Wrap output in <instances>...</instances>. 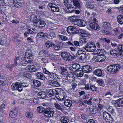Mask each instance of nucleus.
<instances>
[{
  "instance_id": "nucleus-1",
  "label": "nucleus",
  "mask_w": 123,
  "mask_h": 123,
  "mask_svg": "<svg viewBox=\"0 0 123 123\" xmlns=\"http://www.w3.org/2000/svg\"><path fill=\"white\" fill-rule=\"evenodd\" d=\"M54 94L57 99L60 100H63L66 99L67 97L65 91L62 89L56 90L55 91Z\"/></svg>"
},
{
  "instance_id": "nucleus-2",
  "label": "nucleus",
  "mask_w": 123,
  "mask_h": 123,
  "mask_svg": "<svg viewBox=\"0 0 123 123\" xmlns=\"http://www.w3.org/2000/svg\"><path fill=\"white\" fill-rule=\"evenodd\" d=\"M120 65L118 64L109 66L107 68L108 71L110 73L114 74L118 71L120 68Z\"/></svg>"
},
{
  "instance_id": "nucleus-3",
  "label": "nucleus",
  "mask_w": 123,
  "mask_h": 123,
  "mask_svg": "<svg viewBox=\"0 0 123 123\" xmlns=\"http://www.w3.org/2000/svg\"><path fill=\"white\" fill-rule=\"evenodd\" d=\"M43 73L47 74L48 77L51 79L54 80L58 78V75L56 74L53 72H50L48 71L45 68H42Z\"/></svg>"
},
{
  "instance_id": "nucleus-4",
  "label": "nucleus",
  "mask_w": 123,
  "mask_h": 123,
  "mask_svg": "<svg viewBox=\"0 0 123 123\" xmlns=\"http://www.w3.org/2000/svg\"><path fill=\"white\" fill-rule=\"evenodd\" d=\"M96 47L95 44L93 43H88L86 44L84 49L88 52H93L96 49Z\"/></svg>"
},
{
  "instance_id": "nucleus-5",
  "label": "nucleus",
  "mask_w": 123,
  "mask_h": 123,
  "mask_svg": "<svg viewBox=\"0 0 123 123\" xmlns=\"http://www.w3.org/2000/svg\"><path fill=\"white\" fill-rule=\"evenodd\" d=\"M54 113L55 111L53 108L49 107L45 109V112H44V115L48 117H52L54 116Z\"/></svg>"
},
{
  "instance_id": "nucleus-6",
  "label": "nucleus",
  "mask_w": 123,
  "mask_h": 123,
  "mask_svg": "<svg viewBox=\"0 0 123 123\" xmlns=\"http://www.w3.org/2000/svg\"><path fill=\"white\" fill-rule=\"evenodd\" d=\"M76 56L79 60H84L86 57V54L85 51L79 50L76 54Z\"/></svg>"
},
{
  "instance_id": "nucleus-7",
  "label": "nucleus",
  "mask_w": 123,
  "mask_h": 123,
  "mask_svg": "<svg viewBox=\"0 0 123 123\" xmlns=\"http://www.w3.org/2000/svg\"><path fill=\"white\" fill-rule=\"evenodd\" d=\"M104 120L106 122L111 123L112 122L113 119L111 115L106 112H104L103 113Z\"/></svg>"
},
{
  "instance_id": "nucleus-8",
  "label": "nucleus",
  "mask_w": 123,
  "mask_h": 123,
  "mask_svg": "<svg viewBox=\"0 0 123 123\" xmlns=\"http://www.w3.org/2000/svg\"><path fill=\"white\" fill-rule=\"evenodd\" d=\"M67 32L70 34H77L78 30H76V28L74 26H69L68 27L67 29Z\"/></svg>"
},
{
  "instance_id": "nucleus-9",
  "label": "nucleus",
  "mask_w": 123,
  "mask_h": 123,
  "mask_svg": "<svg viewBox=\"0 0 123 123\" xmlns=\"http://www.w3.org/2000/svg\"><path fill=\"white\" fill-rule=\"evenodd\" d=\"M48 5L50 6L49 7L50 8L53 12H57L59 11V8L57 5L54 4L50 3L48 4Z\"/></svg>"
},
{
  "instance_id": "nucleus-10",
  "label": "nucleus",
  "mask_w": 123,
  "mask_h": 123,
  "mask_svg": "<svg viewBox=\"0 0 123 123\" xmlns=\"http://www.w3.org/2000/svg\"><path fill=\"white\" fill-rule=\"evenodd\" d=\"M61 55L64 60L68 61L70 60V55L69 52H63L61 53Z\"/></svg>"
},
{
  "instance_id": "nucleus-11",
  "label": "nucleus",
  "mask_w": 123,
  "mask_h": 123,
  "mask_svg": "<svg viewBox=\"0 0 123 123\" xmlns=\"http://www.w3.org/2000/svg\"><path fill=\"white\" fill-rule=\"evenodd\" d=\"M45 24L44 21L39 19L36 22L35 24H34V25L37 27H42L44 26Z\"/></svg>"
},
{
  "instance_id": "nucleus-12",
  "label": "nucleus",
  "mask_w": 123,
  "mask_h": 123,
  "mask_svg": "<svg viewBox=\"0 0 123 123\" xmlns=\"http://www.w3.org/2000/svg\"><path fill=\"white\" fill-rule=\"evenodd\" d=\"M92 68L89 65H85L82 67V71L85 73H89L92 70Z\"/></svg>"
},
{
  "instance_id": "nucleus-13",
  "label": "nucleus",
  "mask_w": 123,
  "mask_h": 123,
  "mask_svg": "<svg viewBox=\"0 0 123 123\" xmlns=\"http://www.w3.org/2000/svg\"><path fill=\"white\" fill-rule=\"evenodd\" d=\"M26 71L28 72H32L36 71L37 69L35 66L33 65H30L26 67Z\"/></svg>"
},
{
  "instance_id": "nucleus-14",
  "label": "nucleus",
  "mask_w": 123,
  "mask_h": 123,
  "mask_svg": "<svg viewBox=\"0 0 123 123\" xmlns=\"http://www.w3.org/2000/svg\"><path fill=\"white\" fill-rule=\"evenodd\" d=\"M66 80L68 82H72L75 80V77L72 73L68 74L66 76Z\"/></svg>"
},
{
  "instance_id": "nucleus-15",
  "label": "nucleus",
  "mask_w": 123,
  "mask_h": 123,
  "mask_svg": "<svg viewBox=\"0 0 123 123\" xmlns=\"http://www.w3.org/2000/svg\"><path fill=\"white\" fill-rule=\"evenodd\" d=\"M90 26L91 28L95 30H99L100 28L99 25L96 22L90 23Z\"/></svg>"
},
{
  "instance_id": "nucleus-16",
  "label": "nucleus",
  "mask_w": 123,
  "mask_h": 123,
  "mask_svg": "<svg viewBox=\"0 0 123 123\" xmlns=\"http://www.w3.org/2000/svg\"><path fill=\"white\" fill-rule=\"evenodd\" d=\"M105 59V55H98L96 56L94 59L96 62H102L104 61Z\"/></svg>"
},
{
  "instance_id": "nucleus-17",
  "label": "nucleus",
  "mask_w": 123,
  "mask_h": 123,
  "mask_svg": "<svg viewBox=\"0 0 123 123\" xmlns=\"http://www.w3.org/2000/svg\"><path fill=\"white\" fill-rule=\"evenodd\" d=\"M78 33L84 37H86L89 36V34L84 30L80 29L78 31Z\"/></svg>"
},
{
  "instance_id": "nucleus-18",
  "label": "nucleus",
  "mask_w": 123,
  "mask_h": 123,
  "mask_svg": "<svg viewBox=\"0 0 123 123\" xmlns=\"http://www.w3.org/2000/svg\"><path fill=\"white\" fill-rule=\"evenodd\" d=\"M115 105L118 107L123 106V98H119L115 102Z\"/></svg>"
},
{
  "instance_id": "nucleus-19",
  "label": "nucleus",
  "mask_w": 123,
  "mask_h": 123,
  "mask_svg": "<svg viewBox=\"0 0 123 123\" xmlns=\"http://www.w3.org/2000/svg\"><path fill=\"white\" fill-rule=\"evenodd\" d=\"M36 78L44 80L45 79L44 75L41 72H37L35 74Z\"/></svg>"
},
{
  "instance_id": "nucleus-20",
  "label": "nucleus",
  "mask_w": 123,
  "mask_h": 123,
  "mask_svg": "<svg viewBox=\"0 0 123 123\" xmlns=\"http://www.w3.org/2000/svg\"><path fill=\"white\" fill-rule=\"evenodd\" d=\"M21 0H14L13 2V6L16 8L21 7L22 4Z\"/></svg>"
},
{
  "instance_id": "nucleus-21",
  "label": "nucleus",
  "mask_w": 123,
  "mask_h": 123,
  "mask_svg": "<svg viewBox=\"0 0 123 123\" xmlns=\"http://www.w3.org/2000/svg\"><path fill=\"white\" fill-rule=\"evenodd\" d=\"M48 84L52 86H60V84L56 81L48 80Z\"/></svg>"
},
{
  "instance_id": "nucleus-22",
  "label": "nucleus",
  "mask_w": 123,
  "mask_h": 123,
  "mask_svg": "<svg viewBox=\"0 0 123 123\" xmlns=\"http://www.w3.org/2000/svg\"><path fill=\"white\" fill-rule=\"evenodd\" d=\"M20 59L21 58L19 57H16L14 59V63L13 64L15 65L16 66L18 64H19L21 63V64L23 65V66H26V64L25 63H23V62H21Z\"/></svg>"
},
{
  "instance_id": "nucleus-23",
  "label": "nucleus",
  "mask_w": 123,
  "mask_h": 123,
  "mask_svg": "<svg viewBox=\"0 0 123 123\" xmlns=\"http://www.w3.org/2000/svg\"><path fill=\"white\" fill-rule=\"evenodd\" d=\"M17 109L15 108L10 111L9 115L10 117L14 118L16 116L17 114Z\"/></svg>"
},
{
  "instance_id": "nucleus-24",
  "label": "nucleus",
  "mask_w": 123,
  "mask_h": 123,
  "mask_svg": "<svg viewBox=\"0 0 123 123\" xmlns=\"http://www.w3.org/2000/svg\"><path fill=\"white\" fill-rule=\"evenodd\" d=\"M38 98L41 99L45 98L47 96L46 93L45 92H39L37 95Z\"/></svg>"
},
{
  "instance_id": "nucleus-25",
  "label": "nucleus",
  "mask_w": 123,
  "mask_h": 123,
  "mask_svg": "<svg viewBox=\"0 0 123 123\" xmlns=\"http://www.w3.org/2000/svg\"><path fill=\"white\" fill-rule=\"evenodd\" d=\"M54 105L55 107L58 110L61 111L64 110V105H62L61 104L55 103H54Z\"/></svg>"
},
{
  "instance_id": "nucleus-26",
  "label": "nucleus",
  "mask_w": 123,
  "mask_h": 123,
  "mask_svg": "<svg viewBox=\"0 0 123 123\" xmlns=\"http://www.w3.org/2000/svg\"><path fill=\"white\" fill-rule=\"evenodd\" d=\"M60 69L61 70V73L63 75H65L68 74V72L66 67H61Z\"/></svg>"
},
{
  "instance_id": "nucleus-27",
  "label": "nucleus",
  "mask_w": 123,
  "mask_h": 123,
  "mask_svg": "<svg viewBox=\"0 0 123 123\" xmlns=\"http://www.w3.org/2000/svg\"><path fill=\"white\" fill-rule=\"evenodd\" d=\"M83 71L79 69L75 71L74 73L76 76L77 77H81L83 75Z\"/></svg>"
},
{
  "instance_id": "nucleus-28",
  "label": "nucleus",
  "mask_w": 123,
  "mask_h": 123,
  "mask_svg": "<svg viewBox=\"0 0 123 123\" xmlns=\"http://www.w3.org/2000/svg\"><path fill=\"white\" fill-rule=\"evenodd\" d=\"M110 54L115 57H117L119 55V52L114 49L110 50Z\"/></svg>"
},
{
  "instance_id": "nucleus-29",
  "label": "nucleus",
  "mask_w": 123,
  "mask_h": 123,
  "mask_svg": "<svg viewBox=\"0 0 123 123\" xmlns=\"http://www.w3.org/2000/svg\"><path fill=\"white\" fill-rule=\"evenodd\" d=\"M79 18L78 17L73 16L71 17V20L72 21V22L73 23H76L77 22L79 23V22L80 21L79 19Z\"/></svg>"
},
{
  "instance_id": "nucleus-30",
  "label": "nucleus",
  "mask_w": 123,
  "mask_h": 123,
  "mask_svg": "<svg viewBox=\"0 0 123 123\" xmlns=\"http://www.w3.org/2000/svg\"><path fill=\"white\" fill-rule=\"evenodd\" d=\"M73 5L76 7L80 9L82 7L80 2L77 0H73Z\"/></svg>"
},
{
  "instance_id": "nucleus-31",
  "label": "nucleus",
  "mask_w": 123,
  "mask_h": 123,
  "mask_svg": "<svg viewBox=\"0 0 123 123\" xmlns=\"http://www.w3.org/2000/svg\"><path fill=\"white\" fill-rule=\"evenodd\" d=\"M93 73L94 74L98 76H101L102 74V71L99 69H95Z\"/></svg>"
},
{
  "instance_id": "nucleus-32",
  "label": "nucleus",
  "mask_w": 123,
  "mask_h": 123,
  "mask_svg": "<svg viewBox=\"0 0 123 123\" xmlns=\"http://www.w3.org/2000/svg\"><path fill=\"white\" fill-rule=\"evenodd\" d=\"M85 6L86 7L90 9H93L94 8V6L93 4L91 3L90 1H87L86 3Z\"/></svg>"
},
{
  "instance_id": "nucleus-33",
  "label": "nucleus",
  "mask_w": 123,
  "mask_h": 123,
  "mask_svg": "<svg viewBox=\"0 0 123 123\" xmlns=\"http://www.w3.org/2000/svg\"><path fill=\"white\" fill-rule=\"evenodd\" d=\"M100 111V109L97 108H91L90 110L89 113L90 114H94L96 113L97 112Z\"/></svg>"
},
{
  "instance_id": "nucleus-34",
  "label": "nucleus",
  "mask_w": 123,
  "mask_h": 123,
  "mask_svg": "<svg viewBox=\"0 0 123 123\" xmlns=\"http://www.w3.org/2000/svg\"><path fill=\"white\" fill-rule=\"evenodd\" d=\"M30 19L31 21H32L34 23V24H35L36 22L39 19L37 18L36 16L35 15H32L31 16Z\"/></svg>"
},
{
  "instance_id": "nucleus-35",
  "label": "nucleus",
  "mask_w": 123,
  "mask_h": 123,
  "mask_svg": "<svg viewBox=\"0 0 123 123\" xmlns=\"http://www.w3.org/2000/svg\"><path fill=\"white\" fill-rule=\"evenodd\" d=\"M64 105L68 107H71L72 104V101L69 99H66L65 100L64 103Z\"/></svg>"
},
{
  "instance_id": "nucleus-36",
  "label": "nucleus",
  "mask_w": 123,
  "mask_h": 123,
  "mask_svg": "<svg viewBox=\"0 0 123 123\" xmlns=\"http://www.w3.org/2000/svg\"><path fill=\"white\" fill-rule=\"evenodd\" d=\"M25 54L28 56H30V57L32 58L34 55V53L32 52L31 50L30 49H28L27 50Z\"/></svg>"
},
{
  "instance_id": "nucleus-37",
  "label": "nucleus",
  "mask_w": 123,
  "mask_h": 123,
  "mask_svg": "<svg viewBox=\"0 0 123 123\" xmlns=\"http://www.w3.org/2000/svg\"><path fill=\"white\" fill-rule=\"evenodd\" d=\"M102 27L104 29H106L107 27L110 28L111 25L109 22H105L102 23Z\"/></svg>"
},
{
  "instance_id": "nucleus-38",
  "label": "nucleus",
  "mask_w": 123,
  "mask_h": 123,
  "mask_svg": "<svg viewBox=\"0 0 123 123\" xmlns=\"http://www.w3.org/2000/svg\"><path fill=\"white\" fill-rule=\"evenodd\" d=\"M37 112L42 113L45 112V109L42 106H39L38 107L37 109Z\"/></svg>"
},
{
  "instance_id": "nucleus-39",
  "label": "nucleus",
  "mask_w": 123,
  "mask_h": 123,
  "mask_svg": "<svg viewBox=\"0 0 123 123\" xmlns=\"http://www.w3.org/2000/svg\"><path fill=\"white\" fill-rule=\"evenodd\" d=\"M97 52L98 55H104L105 54V51L102 49H98L97 50Z\"/></svg>"
},
{
  "instance_id": "nucleus-40",
  "label": "nucleus",
  "mask_w": 123,
  "mask_h": 123,
  "mask_svg": "<svg viewBox=\"0 0 123 123\" xmlns=\"http://www.w3.org/2000/svg\"><path fill=\"white\" fill-rule=\"evenodd\" d=\"M33 83L34 86L37 87L39 86L41 84V83L40 81L36 80H33Z\"/></svg>"
},
{
  "instance_id": "nucleus-41",
  "label": "nucleus",
  "mask_w": 123,
  "mask_h": 123,
  "mask_svg": "<svg viewBox=\"0 0 123 123\" xmlns=\"http://www.w3.org/2000/svg\"><path fill=\"white\" fill-rule=\"evenodd\" d=\"M118 22L120 24H123V16H118L117 17Z\"/></svg>"
},
{
  "instance_id": "nucleus-42",
  "label": "nucleus",
  "mask_w": 123,
  "mask_h": 123,
  "mask_svg": "<svg viewBox=\"0 0 123 123\" xmlns=\"http://www.w3.org/2000/svg\"><path fill=\"white\" fill-rule=\"evenodd\" d=\"M45 45L47 47H50L54 45V43L49 41L46 42L45 44Z\"/></svg>"
},
{
  "instance_id": "nucleus-43",
  "label": "nucleus",
  "mask_w": 123,
  "mask_h": 123,
  "mask_svg": "<svg viewBox=\"0 0 123 123\" xmlns=\"http://www.w3.org/2000/svg\"><path fill=\"white\" fill-rule=\"evenodd\" d=\"M72 67L74 69L77 70L80 68V66L77 64H74L72 65Z\"/></svg>"
},
{
  "instance_id": "nucleus-44",
  "label": "nucleus",
  "mask_w": 123,
  "mask_h": 123,
  "mask_svg": "<svg viewBox=\"0 0 123 123\" xmlns=\"http://www.w3.org/2000/svg\"><path fill=\"white\" fill-rule=\"evenodd\" d=\"M60 120L62 123H66L69 121L68 119L64 117H62L61 118Z\"/></svg>"
},
{
  "instance_id": "nucleus-45",
  "label": "nucleus",
  "mask_w": 123,
  "mask_h": 123,
  "mask_svg": "<svg viewBox=\"0 0 123 123\" xmlns=\"http://www.w3.org/2000/svg\"><path fill=\"white\" fill-rule=\"evenodd\" d=\"M16 86L17 88L16 90H18L19 91H21L22 90V88L20 84L19 83L16 82Z\"/></svg>"
},
{
  "instance_id": "nucleus-46",
  "label": "nucleus",
  "mask_w": 123,
  "mask_h": 123,
  "mask_svg": "<svg viewBox=\"0 0 123 123\" xmlns=\"http://www.w3.org/2000/svg\"><path fill=\"white\" fill-rule=\"evenodd\" d=\"M32 58L30 57L29 56L26 57H26L25 56V61L29 63L31 62L32 60L31 59H32Z\"/></svg>"
},
{
  "instance_id": "nucleus-47",
  "label": "nucleus",
  "mask_w": 123,
  "mask_h": 123,
  "mask_svg": "<svg viewBox=\"0 0 123 123\" xmlns=\"http://www.w3.org/2000/svg\"><path fill=\"white\" fill-rule=\"evenodd\" d=\"M74 8L73 7L69 6V7H68L67 11L69 13H72L73 12H74Z\"/></svg>"
},
{
  "instance_id": "nucleus-48",
  "label": "nucleus",
  "mask_w": 123,
  "mask_h": 123,
  "mask_svg": "<svg viewBox=\"0 0 123 123\" xmlns=\"http://www.w3.org/2000/svg\"><path fill=\"white\" fill-rule=\"evenodd\" d=\"M64 3L66 6H71V0H64Z\"/></svg>"
},
{
  "instance_id": "nucleus-49",
  "label": "nucleus",
  "mask_w": 123,
  "mask_h": 123,
  "mask_svg": "<svg viewBox=\"0 0 123 123\" xmlns=\"http://www.w3.org/2000/svg\"><path fill=\"white\" fill-rule=\"evenodd\" d=\"M54 91L52 89L49 90L48 92V95L50 97L54 95Z\"/></svg>"
},
{
  "instance_id": "nucleus-50",
  "label": "nucleus",
  "mask_w": 123,
  "mask_h": 123,
  "mask_svg": "<svg viewBox=\"0 0 123 123\" xmlns=\"http://www.w3.org/2000/svg\"><path fill=\"white\" fill-rule=\"evenodd\" d=\"M117 49L119 52H122V50L123 49V44H120L117 45Z\"/></svg>"
},
{
  "instance_id": "nucleus-51",
  "label": "nucleus",
  "mask_w": 123,
  "mask_h": 123,
  "mask_svg": "<svg viewBox=\"0 0 123 123\" xmlns=\"http://www.w3.org/2000/svg\"><path fill=\"white\" fill-rule=\"evenodd\" d=\"M25 115L26 117L28 118H30L32 117L33 114L31 112H29L26 113Z\"/></svg>"
},
{
  "instance_id": "nucleus-52",
  "label": "nucleus",
  "mask_w": 123,
  "mask_h": 123,
  "mask_svg": "<svg viewBox=\"0 0 123 123\" xmlns=\"http://www.w3.org/2000/svg\"><path fill=\"white\" fill-rule=\"evenodd\" d=\"M97 82L99 84L100 86H103L104 83L103 80L101 79H98L97 80Z\"/></svg>"
},
{
  "instance_id": "nucleus-53",
  "label": "nucleus",
  "mask_w": 123,
  "mask_h": 123,
  "mask_svg": "<svg viewBox=\"0 0 123 123\" xmlns=\"http://www.w3.org/2000/svg\"><path fill=\"white\" fill-rule=\"evenodd\" d=\"M59 38L63 41L66 40L68 39V38L67 37L63 35H59Z\"/></svg>"
},
{
  "instance_id": "nucleus-54",
  "label": "nucleus",
  "mask_w": 123,
  "mask_h": 123,
  "mask_svg": "<svg viewBox=\"0 0 123 123\" xmlns=\"http://www.w3.org/2000/svg\"><path fill=\"white\" fill-rule=\"evenodd\" d=\"M15 66H16V65L13 64L12 65H8L6 66V67L11 71L12 70V68Z\"/></svg>"
},
{
  "instance_id": "nucleus-55",
  "label": "nucleus",
  "mask_w": 123,
  "mask_h": 123,
  "mask_svg": "<svg viewBox=\"0 0 123 123\" xmlns=\"http://www.w3.org/2000/svg\"><path fill=\"white\" fill-rule=\"evenodd\" d=\"M106 108L108 112L111 113H113L114 111L113 109H112V106H107L106 107Z\"/></svg>"
},
{
  "instance_id": "nucleus-56",
  "label": "nucleus",
  "mask_w": 123,
  "mask_h": 123,
  "mask_svg": "<svg viewBox=\"0 0 123 123\" xmlns=\"http://www.w3.org/2000/svg\"><path fill=\"white\" fill-rule=\"evenodd\" d=\"M49 36L50 37L49 38L51 39L54 38L55 37V33L53 32H52L50 33Z\"/></svg>"
},
{
  "instance_id": "nucleus-57",
  "label": "nucleus",
  "mask_w": 123,
  "mask_h": 123,
  "mask_svg": "<svg viewBox=\"0 0 123 123\" xmlns=\"http://www.w3.org/2000/svg\"><path fill=\"white\" fill-rule=\"evenodd\" d=\"M90 89L93 91H94L97 90V88L94 85H90Z\"/></svg>"
},
{
  "instance_id": "nucleus-58",
  "label": "nucleus",
  "mask_w": 123,
  "mask_h": 123,
  "mask_svg": "<svg viewBox=\"0 0 123 123\" xmlns=\"http://www.w3.org/2000/svg\"><path fill=\"white\" fill-rule=\"evenodd\" d=\"M45 54V51L44 50H42L40 52L38 56L39 57H42Z\"/></svg>"
},
{
  "instance_id": "nucleus-59",
  "label": "nucleus",
  "mask_w": 123,
  "mask_h": 123,
  "mask_svg": "<svg viewBox=\"0 0 123 123\" xmlns=\"http://www.w3.org/2000/svg\"><path fill=\"white\" fill-rule=\"evenodd\" d=\"M120 91L121 92H123V82L121 83L119 86Z\"/></svg>"
},
{
  "instance_id": "nucleus-60",
  "label": "nucleus",
  "mask_w": 123,
  "mask_h": 123,
  "mask_svg": "<svg viewBox=\"0 0 123 123\" xmlns=\"http://www.w3.org/2000/svg\"><path fill=\"white\" fill-rule=\"evenodd\" d=\"M16 82L15 83H14L11 86V88L12 90H14L17 89L16 87Z\"/></svg>"
},
{
  "instance_id": "nucleus-61",
  "label": "nucleus",
  "mask_w": 123,
  "mask_h": 123,
  "mask_svg": "<svg viewBox=\"0 0 123 123\" xmlns=\"http://www.w3.org/2000/svg\"><path fill=\"white\" fill-rule=\"evenodd\" d=\"M38 98V97H35L33 100V102L36 104H38L39 103V101Z\"/></svg>"
},
{
  "instance_id": "nucleus-62",
  "label": "nucleus",
  "mask_w": 123,
  "mask_h": 123,
  "mask_svg": "<svg viewBox=\"0 0 123 123\" xmlns=\"http://www.w3.org/2000/svg\"><path fill=\"white\" fill-rule=\"evenodd\" d=\"M80 42L81 43H86L87 42L86 39L85 38H81L80 40Z\"/></svg>"
},
{
  "instance_id": "nucleus-63",
  "label": "nucleus",
  "mask_w": 123,
  "mask_h": 123,
  "mask_svg": "<svg viewBox=\"0 0 123 123\" xmlns=\"http://www.w3.org/2000/svg\"><path fill=\"white\" fill-rule=\"evenodd\" d=\"M53 48L54 49H55V50H57L60 49V47L59 46H58L57 45H55L54 44V45L53 46Z\"/></svg>"
},
{
  "instance_id": "nucleus-64",
  "label": "nucleus",
  "mask_w": 123,
  "mask_h": 123,
  "mask_svg": "<svg viewBox=\"0 0 123 123\" xmlns=\"http://www.w3.org/2000/svg\"><path fill=\"white\" fill-rule=\"evenodd\" d=\"M21 86H22L24 87H26L28 86V85L26 82H24L23 83H21L20 84Z\"/></svg>"
}]
</instances>
